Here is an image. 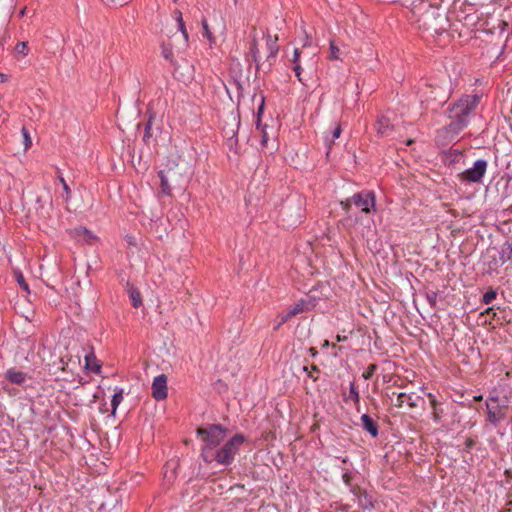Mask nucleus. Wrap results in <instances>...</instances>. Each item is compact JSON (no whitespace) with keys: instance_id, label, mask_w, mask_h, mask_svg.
<instances>
[{"instance_id":"1","label":"nucleus","mask_w":512,"mask_h":512,"mask_svg":"<svg viewBox=\"0 0 512 512\" xmlns=\"http://www.w3.org/2000/svg\"><path fill=\"white\" fill-rule=\"evenodd\" d=\"M479 96L465 95L447 110L449 123L438 131V137H444L447 141H453L457 135L468 126L470 115L479 104Z\"/></svg>"},{"instance_id":"2","label":"nucleus","mask_w":512,"mask_h":512,"mask_svg":"<svg viewBox=\"0 0 512 512\" xmlns=\"http://www.w3.org/2000/svg\"><path fill=\"white\" fill-rule=\"evenodd\" d=\"M244 441L245 438L242 434L234 435L222 447L218 448L213 453L209 454V452H206L204 462L211 463L216 461L221 465H230L234 461V458L236 454H238Z\"/></svg>"},{"instance_id":"3","label":"nucleus","mask_w":512,"mask_h":512,"mask_svg":"<svg viewBox=\"0 0 512 512\" xmlns=\"http://www.w3.org/2000/svg\"><path fill=\"white\" fill-rule=\"evenodd\" d=\"M197 435L204 442L201 451V457L205 460L206 452L213 453L216 448L224 441L227 435V430L221 425H208L197 429Z\"/></svg>"},{"instance_id":"4","label":"nucleus","mask_w":512,"mask_h":512,"mask_svg":"<svg viewBox=\"0 0 512 512\" xmlns=\"http://www.w3.org/2000/svg\"><path fill=\"white\" fill-rule=\"evenodd\" d=\"M342 209L348 212L355 205L363 213H369L375 207V195L372 191H361L340 202Z\"/></svg>"},{"instance_id":"5","label":"nucleus","mask_w":512,"mask_h":512,"mask_svg":"<svg viewBox=\"0 0 512 512\" xmlns=\"http://www.w3.org/2000/svg\"><path fill=\"white\" fill-rule=\"evenodd\" d=\"M486 420L493 426H497L506 418L508 403L501 401L498 396H489L486 400Z\"/></svg>"},{"instance_id":"6","label":"nucleus","mask_w":512,"mask_h":512,"mask_svg":"<svg viewBox=\"0 0 512 512\" xmlns=\"http://www.w3.org/2000/svg\"><path fill=\"white\" fill-rule=\"evenodd\" d=\"M487 167L488 163L486 160H476L472 168H469L459 174V179L462 182L479 183L485 175Z\"/></svg>"},{"instance_id":"7","label":"nucleus","mask_w":512,"mask_h":512,"mask_svg":"<svg viewBox=\"0 0 512 512\" xmlns=\"http://www.w3.org/2000/svg\"><path fill=\"white\" fill-rule=\"evenodd\" d=\"M152 396L156 400H164L168 395L167 377L164 374L154 378L152 383Z\"/></svg>"},{"instance_id":"8","label":"nucleus","mask_w":512,"mask_h":512,"mask_svg":"<svg viewBox=\"0 0 512 512\" xmlns=\"http://www.w3.org/2000/svg\"><path fill=\"white\" fill-rule=\"evenodd\" d=\"M277 42H278L277 35H275V36L267 35L266 48L268 51V56H267L266 61L261 64V67H264L266 65V63H267L268 69L272 66V64L278 54V51H279V46H278Z\"/></svg>"},{"instance_id":"9","label":"nucleus","mask_w":512,"mask_h":512,"mask_svg":"<svg viewBox=\"0 0 512 512\" xmlns=\"http://www.w3.org/2000/svg\"><path fill=\"white\" fill-rule=\"evenodd\" d=\"M376 131L380 136H391L394 131V124L387 116H381L376 122Z\"/></svg>"},{"instance_id":"10","label":"nucleus","mask_w":512,"mask_h":512,"mask_svg":"<svg viewBox=\"0 0 512 512\" xmlns=\"http://www.w3.org/2000/svg\"><path fill=\"white\" fill-rule=\"evenodd\" d=\"M263 108H264V100L262 99L261 101V104L258 108V112H257V125H256V129L260 131V134H261V141H260V144L262 147H266L267 144H268V141H269V134L267 132V125H261L260 123V115L261 113L263 112Z\"/></svg>"},{"instance_id":"11","label":"nucleus","mask_w":512,"mask_h":512,"mask_svg":"<svg viewBox=\"0 0 512 512\" xmlns=\"http://www.w3.org/2000/svg\"><path fill=\"white\" fill-rule=\"evenodd\" d=\"M417 399H419V397L414 398L413 394L399 393L396 397L395 406L402 408L404 404L407 403L411 409H414L418 406Z\"/></svg>"},{"instance_id":"12","label":"nucleus","mask_w":512,"mask_h":512,"mask_svg":"<svg viewBox=\"0 0 512 512\" xmlns=\"http://www.w3.org/2000/svg\"><path fill=\"white\" fill-rule=\"evenodd\" d=\"M360 420L362 428L366 430L373 438H376L379 433L377 423L368 414H363Z\"/></svg>"},{"instance_id":"13","label":"nucleus","mask_w":512,"mask_h":512,"mask_svg":"<svg viewBox=\"0 0 512 512\" xmlns=\"http://www.w3.org/2000/svg\"><path fill=\"white\" fill-rule=\"evenodd\" d=\"M5 377L8 381L17 385H22L27 379V376L24 372L14 368L8 369L6 371Z\"/></svg>"},{"instance_id":"14","label":"nucleus","mask_w":512,"mask_h":512,"mask_svg":"<svg viewBox=\"0 0 512 512\" xmlns=\"http://www.w3.org/2000/svg\"><path fill=\"white\" fill-rule=\"evenodd\" d=\"M85 367L87 370L92 371L96 374L100 373L101 365L99 361L96 359V356L94 355L93 352L85 356Z\"/></svg>"},{"instance_id":"15","label":"nucleus","mask_w":512,"mask_h":512,"mask_svg":"<svg viewBox=\"0 0 512 512\" xmlns=\"http://www.w3.org/2000/svg\"><path fill=\"white\" fill-rule=\"evenodd\" d=\"M305 310V302L298 301L291 308H289L285 313L291 319L292 317L302 313Z\"/></svg>"},{"instance_id":"16","label":"nucleus","mask_w":512,"mask_h":512,"mask_svg":"<svg viewBox=\"0 0 512 512\" xmlns=\"http://www.w3.org/2000/svg\"><path fill=\"white\" fill-rule=\"evenodd\" d=\"M129 298L132 302L133 307L138 308L142 305L141 294L136 288L131 287L129 289Z\"/></svg>"},{"instance_id":"17","label":"nucleus","mask_w":512,"mask_h":512,"mask_svg":"<svg viewBox=\"0 0 512 512\" xmlns=\"http://www.w3.org/2000/svg\"><path fill=\"white\" fill-rule=\"evenodd\" d=\"M122 400H123V390L118 389L115 392V394L113 395L112 400H111V406H112L111 414L113 416L115 415L116 410H117L118 406L120 405V403L122 402Z\"/></svg>"},{"instance_id":"18","label":"nucleus","mask_w":512,"mask_h":512,"mask_svg":"<svg viewBox=\"0 0 512 512\" xmlns=\"http://www.w3.org/2000/svg\"><path fill=\"white\" fill-rule=\"evenodd\" d=\"M175 17H176V20L178 22V29L181 31L182 36L184 38V41L187 42L188 41V33H187L186 28H185V24L183 22V19H182V13L180 11H176L175 12Z\"/></svg>"},{"instance_id":"19","label":"nucleus","mask_w":512,"mask_h":512,"mask_svg":"<svg viewBox=\"0 0 512 512\" xmlns=\"http://www.w3.org/2000/svg\"><path fill=\"white\" fill-rule=\"evenodd\" d=\"M159 177L161 180V192L165 195H170L171 188L170 185L168 184V177L165 175L163 171L159 172Z\"/></svg>"},{"instance_id":"20","label":"nucleus","mask_w":512,"mask_h":512,"mask_svg":"<svg viewBox=\"0 0 512 512\" xmlns=\"http://www.w3.org/2000/svg\"><path fill=\"white\" fill-rule=\"evenodd\" d=\"M303 371L306 372L307 376L312 379L314 382L318 380V377L314 375V373H319L320 369L316 365H311V367L303 366Z\"/></svg>"},{"instance_id":"21","label":"nucleus","mask_w":512,"mask_h":512,"mask_svg":"<svg viewBox=\"0 0 512 512\" xmlns=\"http://www.w3.org/2000/svg\"><path fill=\"white\" fill-rule=\"evenodd\" d=\"M348 399L352 400L355 405H359L360 403V395L354 383L350 384Z\"/></svg>"},{"instance_id":"22","label":"nucleus","mask_w":512,"mask_h":512,"mask_svg":"<svg viewBox=\"0 0 512 512\" xmlns=\"http://www.w3.org/2000/svg\"><path fill=\"white\" fill-rule=\"evenodd\" d=\"M15 51L17 54L26 56L29 52V47L27 42H19L15 46Z\"/></svg>"},{"instance_id":"23","label":"nucleus","mask_w":512,"mask_h":512,"mask_svg":"<svg viewBox=\"0 0 512 512\" xmlns=\"http://www.w3.org/2000/svg\"><path fill=\"white\" fill-rule=\"evenodd\" d=\"M430 89V95H427L426 97V100L429 101V100H439V102H443L444 99H445V96H439V90H434L432 89L431 86L428 87Z\"/></svg>"},{"instance_id":"24","label":"nucleus","mask_w":512,"mask_h":512,"mask_svg":"<svg viewBox=\"0 0 512 512\" xmlns=\"http://www.w3.org/2000/svg\"><path fill=\"white\" fill-rule=\"evenodd\" d=\"M377 368H378V367H377V365H376V364H374V363L369 364V365H368V367H367V369L363 372L362 377H363L365 380L370 379V378L373 376V374L376 372Z\"/></svg>"},{"instance_id":"25","label":"nucleus","mask_w":512,"mask_h":512,"mask_svg":"<svg viewBox=\"0 0 512 512\" xmlns=\"http://www.w3.org/2000/svg\"><path fill=\"white\" fill-rule=\"evenodd\" d=\"M496 296H497L496 291L490 289L483 295L482 301L484 304H490L496 298Z\"/></svg>"},{"instance_id":"26","label":"nucleus","mask_w":512,"mask_h":512,"mask_svg":"<svg viewBox=\"0 0 512 512\" xmlns=\"http://www.w3.org/2000/svg\"><path fill=\"white\" fill-rule=\"evenodd\" d=\"M251 54H252L253 60L259 65L260 52H259V49L257 47V43L255 40L253 41V44L251 46Z\"/></svg>"},{"instance_id":"27","label":"nucleus","mask_w":512,"mask_h":512,"mask_svg":"<svg viewBox=\"0 0 512 512\" xmlns=\"http://www.w3.org/2000/svg\"><path fill=\"white\" fill-rule=\"evenodd\" d=\"M340 49L334 44V42H330V59H339Z\"/></svg>"},{"instance_id":"28","label":"nucleus","mask_w":512,"mask_h":512,"mask_svg":"<svg viewBox=\"0 0 512 512\" xmlns=\"http://www.w3.org/2000/svg\"><path fill=\"white\" fill-rule=\"evenodd\" d=\"M289 317L286 315V313H281L278 315L276 321H277V324L275 326V329H279L284 323H286L287 321H289Z\"/></svg>"},{"instance_id":"29","label":"nucleus","mask_w":512,"mask_h":512,"mask_svg":"<svg viewBox=\"0 0 512 512\" xmlns=\"http://www.w3.org/2000/svg\"><path fill=\"white\" fill-rule=\"evenodd\" d=\"M59 180L63 186V190L65 192V200L67 201L71 195V190H70L68 184L66 183L65 179L62 176L59 177Z\"/></svg>"},{"instance_id":"30","label":"nucleus","mask_w":512,"mask_h":512,"mask_svg":"<svg viewBox=\"0 0 512 512\" xmlns=\"http://www.w3.org/2000/svg\"><path fill=\"white\" fill-rule=\"evenodd\" d=\"M341 131H342V130H341V126H340V124H337V125H336V127H335V129H334V131H333L332 139H331V140H329L328 138H326V141H329V145H331V144L333 143L334 139H337V138H339V137H340V135H341Z\"/></svg>"},{"instance_id":"31","label":"nucleus","mask_w":512,"mask_h":512,"mask_svg":"<svg viewBox=\"0 0 512 512\" xmlns=\"http://www.w3.org/2000/svg\"><path fill=\"white\" fill-rule=\"evenodd\" d=\"M162 55L165 59L167 60H172V56H173V53H172V50L166 46H163L162 48Z\"/></svg>"},{"instance_id":"32","label":"nucleus","mask_w":512,"mask_h":512,"mask_svg":"<svg viewBox=\"0 0 512 512\" xmlns=\"http://www.w3.org/2000/svg\"><path fill=\"white\" fill-rule=\"evenodd\" d=\"M293 70H294L295 75H296V77L298 78V80H299L300 82H302V79H301V72H302V68H301L300 63H294Z\"/></svg>"},{"instance_id":"33","label":"nucleus","mask_w":512,"mask_h":512,"mask_svg":"<svg viewBox=\"0 0 512 512\" xmlns=\"http://www.w3.org/2000/svg\"><path fill=\"white\" fill-rule=\"evenodd\" d=\"M428 397L430 399L431 407L433 408V410H436L438 404L436 398L432 394H429Z\"/></svg>"},{"instance_id":"34","label":"nucleus","mask_w":512,"mask_h":512,"mask_svg":"<svg viewBox=\"0 0 512 512\" xmlns=\"http://www.w3.org/2000/svg\"><path fill=\"white\" fill-rule=\"evenodd\" d=\"M299 57H300V50L298 48H296L294 50V57L292 59V62L293 63H299Z\"/></svg>"},{"instance_id":"35","label":"nucleus","mask_w":512,"mask_h":512,"mask_svg":"<svg viewBox=\"0 0 512 512\" xmlns=\"http://www.w3.org/2000/svg\"><path fill=\"white\" fill-rule=\"evenodd\" d=\"M203 29H204L203 35H205L206 37L210 38L211 33L209 31V28H208V25H207L206 21H203Z\"/></svg>"},{"instance_id":"36","label":"nucleus","mask_w":512,"mask_h":512,"mask_svg":"<svg viewBox=\"0 0 512 512\" xmlns=\"http://www.w3.org/2000/svg\"><path fill=\"white\" fill-rule=\"evenodd\" d=\"M23 131V135L25 137V140H26V147H28L30 144H31V141H30V138H29V134L27 132V130L25 128L22 129Z\"/></svg>"},{"instance_id":"37","label":"nucleus","mask_w":512,"mask_h":512,"mask_svg":"<svg viewBox=\"0 0 512 512\" xmlns=\"http://www.w3.org/2000/svg\"><path fill=\"white\" fill-rule=\"evenodd\" d=\"M484 314L491 316V318H494L496 316V313L494 312V309L492 307L487 308Z\"/></svg>"},{"instance_id":"38","label":"nucleus","mask_w":512,"mask_h":512,"mask_svg":"<svg viewBox=\"0 0 512 512\" xmlns=\"http://www.w3.org/2000/svg\"><path fill=\"white\" fill-rule=\"evenodd\" d=\"M150 130H151V125H150V123H148L146 126V129H145L144 140H146L148 137H150Z\"/></svg>"},{"instance_id":"39","label":"nucleus","mask_w":512,"mask_h":512,"mask_svg":"<svg viewBox=\"0 0 512 512\" xmlns=\"http://www.w3.org/2000/svg\"><path fill=\"white\" fill-rule=\"evenodd\" d=\"M432 417H433L434 421H439V419H440V412H439L438 409L433 410V416Z\"/></svg>"},{"instance_id":"40","label":"nucleus","mask_w":512,"mask_h":512,"mask_svg":"<svg viewBox=\"0 0 512 512\" xmlns=\"http://www.w3.org/2000/svg\"><path fill=\"white\" fill-rule=\"evenodd\" d=\"M309 354L312 356V357H316L317 354H318V351L315 347H311L309 348Z\"/></svg>"},{"instance_id":"41","label":"nucleus","mask_w":512,"mask_h":512,"mask_svg":"<svg viewBox=\"0 0 512 512\" xmlns=\"http://www.w3.org/2000/svg\"><path fill=\"white\" fill-rule=\"evenodd\" d=\"M508 250H509V252H508L507 258L511 259L512 258V242L508 244Z\"/></svg>"},{"instance_id":"42","label":"nucleus","mask_w":512,"mask_h":512,"mask_svg":"<svg viewBox=\"0 0 512 512\" xmlns=\"http://www.w3.org/2000/svg\"><path fill=\"white\" fill-rule=\"evenodd\" d=\"M330 346V342L328 340H324V342L322 343V348H327Z\"/></svg>"},{"instance_id":"43","label":"nucleus","mask_w":512,"mask_h":512,"mask_svg":"<svg viewBox=\"0 0 512 512\" xmlns=\"http://www.w3.org/2000/svg\"><path fill=\"white\" fill-rule=\"evenodd\" d=\"M19 283H20V285H21L25 290H27V289H28V285H27L26 283H24L22 279H21V280H19Z\"/></svg>"},{"instance_id":"44","label":"nucleus","mask_w":512,"mask_h":512,"mask_svg":"<svg viewBox=\"0 0 512 512\" xmlns=\"http://www.w3.org/2000/svg\"><path fill=\"white\" fill-rule=\"evenodd\" d=\"M466 446H467V448H471L473 446V441L472 440H468L467 443H466Z\"/></svg>"},{"instance_id":"45","label":"nucleus","mask_w":512,"mask_h":512,"mask_svg":"<svg viewBox=\"0 0 512 512\" xmlns=\"http://www.w3.org/2000/svg\"><path fill=\"white\" fill-rule=\"evenodd\" d=\"M345 339H346V337H345V336H343V337H342V336H340V335H338V336H337V341H338V342L344 341Z\"/></svg>"},{"instance_id":"46","label":"nucleus","mask_w":512,"mask_h":512,"mask_svg":"<svg viewBox=\"0 0 512 512\" xmlns=\"http://www.w3.org/2000/svg\"><path fill=\"white\" fill-rule=\"evenodd\" d=\"M79 231L83 232L84 234H89L90 235L89 231L87 229H85V228H80Z\"/></svg>"},{"instance_id":"47","label":"nucleus","mask_w":512,"mask_h":512,"mask_svg":"<svg viewBox=\"0 0 512 512\" xmlns=\"http://www.w3.org/2000/svg\"><path fill=\"white\" fill-rule=\"evenodd\" d=\"M474 399H475L476 401H481V400H482V396H481V395L476 396V397H474Z\"/></svg>"},{"instance_id":"48","label":"nucleus","mask_w":512,"mask_h":512,"mask_svg":"<svg viewBox=\"0 0 512 512\" xmlns=\"http://www.w3.org/2000/svg\"><path fill=\"white\" fill-rule=\"evenodd\" d=\"M345 482H348L349 476L347 474L344 475Z\"/></svg>"},{"instance_id":"49","label":"nucleus","mask_w":512,"mask_h":512,"mask_svg":"<svg viewBox=\"0 0 512 512\" xmlns=\"http://www.w3.org/2000/svg\"><path fill=\"white\" fill-rule=\"evenodd\" d=\"M412 142H413V140H411V139H410V140H408V141H407V145L412 144Z\"/></svg>"},{"instance_id":"50","label":"nucleus","mask_w":512,"mask_h":512,"mask_svg":"<svg viewBox=\"0 0 512 512\" xmlns=\"http://www.w3.org/2000/svg\"><path fill=\"white\" fill-rule=\"evenodd\" d=\"M236 135L235 131L232 132V137L231 139Z\"/></svg>"},{"instance_id":"51","label":"nucleus","mask_w":512,"mask_h":512,"mask_svg":"<svg viewBox=\"0 0 512 512\" xmlns=\"http://www.w3.org/2000/svg\"><path fill=\"white\" fill-rule=\"evenodd\" d=\"M508 505H511V506H512V500H509V501H508Z\"/></svg>"},{"instance_id":"52","label":"nucleus","mask_w":512,"mask_h":512,"mask_svg":"<svg viewBox=\"0 0 512 512\" xmlns=\"http://www.w3.org/2000/svg\"><path fill=\"white\" fill-rule=\"evenodd\" d=\"M237 1H238V0H234V3H235V4H237Z\"/></svg>"}]
</instances>
